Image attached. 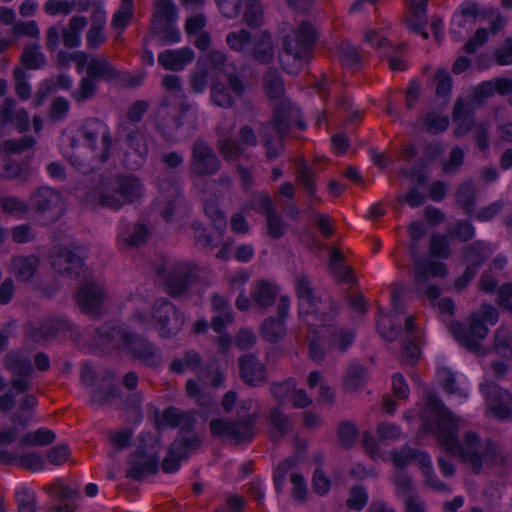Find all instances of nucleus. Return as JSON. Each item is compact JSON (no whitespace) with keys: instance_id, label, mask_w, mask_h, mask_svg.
I'll return each instance as SVG.
<instances>
[{"instance_id":"34","label":"nucleus","mask_w":512,"mask_h":512,"mask_svg":"<svg viewBox=\"0 0 512 512\" xmlns=\"http://www.w3.org/2000/svg\"><path fill=\"white\" fill-rule=\"evenodd\" d=\"M177 8L172 0H155L151 25L176 23Z\"/></svg>"},{"instance_id":"18","label":"nucleus","mask_w":512,"mask_h":512,"mask_svg":"<svg viewBox=\"0 0 512 512\" xmlns=\"http://www.w3.org/2000/svg\"><path fill=\"white\" fill-rule=\"evenodd\" d=\"M271 121L280 137H285L293 125H297L300 130L306 128V124L301 120L300 110L287 99L277 104Z\"/></svg>"},{"instance_id":"28","label":"nucleus","mask_w":512,"mask_h":512,"mask_svg":"<svg viewBox=\"0 0 512 512\" xmlns=\"http://www.w3.org/2000/svg\"><path fill=\"white\" fill-rule=\"evenodd\" d=\"M279 294L277 285L266 280H260L253 285L250 296L255 305L261 308L272 306Z\"/></svg>"},{"instance_id":"14","label":"nucleus","mask_w":512,"mask_h":512,"mask_svg":"<svg viewBox=\"0 0 512 512\" xmlns=\"http://www.w3.org/2000/svg\"><path fill=\"white\" fill-rule=\"evenodd\" d=\"M454 338L466 349L476 352L480 349V341L488 334V328L478 315L473 314L469 319V326L460 322L451 324Z\"/></svg>"},{"instance_id":"48","label":"nucleus","mask_w":512,"mask_h":512,"mask_svg":"<svg viewBox=\"0 0 512 512\" xmlns=\"http://www.w3.org/2000/svg\"><path fill=\"white\" fill-rule=\"evenodd\" d=\"M139 377L136 372L129 371L122 378V385L132 393L127 397L126 404L131 407H138L143 401L142 394L135 391Z\"/></svg>"},{"instance_id":"53","label":"nucleus","mask_w":512,"mask_h":512,"mask_svg":"<svg viewBox=\"0 0 512 512\" xmlns=\"http://www.w3.org/2000/svg\"><path fill=\"white\" fill-rule=\"evenodd\" d=\"M420 468L425 475V483L432 489L439 492H451L449 487L439 480L434 474L431 466V461L429 457H422L420 460Z\"/></svg>"},{"instance_id":"47","label":"nucleus","mask_w":512,"mask_h":512,"mask_svg":"<svg viewBox=\"0 0 512 512\" xmlns=\"http://www.w3.org/2000/svg\"><path fill=\"white\" fill-rule=\"evenodd\" d=\"M22 64L28 69H39L46 63L45 55L38 44L26 47L21 55Z\"/></svg>"},{"instance_id":"33","label":"nucleus","mask_w":512,"mask_h":512,"mask_svg":"<svg viewBox=\"0 0 512 512\" xmlns=\"http://www.w3.org/2000/svg\"><path fill=\"white\" fill-rule=\"evenodd\" d=\"M389 455L397 470H404L405 467L415 461L420 466L421 458L429 457L424 452L411 448L410 446H403L399 449H393L390 451Z\"/></svg>"},{"instance_id":"60","label":"nucleus","mask_w":512,"mask_h":512,"mask_svg":"<svg viewBox=\"0 0 512 512\" xmlns=\"http://www.w3.org/2000/svg\"><path fill=\"white\" fill-rule=\"evenodd\" d=\"M397 494L403 497L414 493V485L411 476L405 470H396L392 477Z\"/></svg>"},{"instance_id":"45","label":"nucleus","mask_w":512,"mask_h":512,"mask_svg":"<svg viewBox=\"0 0 512 512\" xmlns=\"http://www.w3.org/2000/svg\"><path fill=\"white\" fill-rule=\"evenodd\" d=\"M150 233L145 224L137 223L134 225V228L131 233L126 232L124 229H122L119 232V239L123 241V243L126 244L127 247H138L144 244Z\"/></svg>"},{"instance_id":"27","label":"nucleus","mask_w":512,"mask_h":512,"mask_svg":"<svg viewBox=\"0 0 512 512\" xmlns=\"http://www.w3.org/2000/svg\"><path fill=\"white\" fill-rule=\"evenodd\" d=\"M447 266L443 262L417 259L414 262V279L418 287L424 285L429 276L445 277Z\"/></svg>"},{"instance_id":"2","label":"nucleus","mask_w":512,"mask_h":512,"mask_svg":"<svg viewBox=\"0 0 512 512\" xmlns=\"http://www.w3.org/2000/svg\"><path fill=\"white\" fill-rule=\"evenodd\" d=\"M97 344L106 350L123 351L143 366L156 369L162 364L160 349L145 337L132 333L123 323L107 322L97 328Z\"/></svg>"},{"instance_id":"58","label":"nucleus","mask_w":512,"mask_h":512,"mask_svg":"<svg viewBox=\"0 0 512 512\" xmlns=\"http://www.w3.org/2000/svg\"><path fill=\"white\" fill-rule=\"evenodd\" d=\"M36 143L32 136H23L20 139H10L3 143V149L8 154H21L31 149Z\"/></svg>"},{"instance_id":"39","label":"nucleus","mask_w":512,"mask_h":512,"mask_svg":"<svg viewBox=\"0 0 512 512\" xmlns=\"http://www.w3.org/2000/svg\"><path fill=\"white\" fill-rule=\"evenodd\" d=\"M56 435L55 433L47 428H39L33 432H27L24 434L20 441L18 442V446L23 447H34V446H46L55 441Z\"/></svg>"},{"instance_id":"31","label":"nucleus","mask_w":512,"mask_h":512,"mask_svg":"<svg viewBox=\"0 0 512 512\" xmlns=\"http://www.w3.org/2000/svg\"><path fill=\"white\" fill-rule=\"evenodd\" d=\"M262 87L269 99H280L285 93L284 79L276 68H269L264 72Z\"/></svg>"},{"instance_id":"50","label":"nucleus","mask_w":512,"mask_h":512,"mask_svg":"<svg viewBox=\"0 0 512 512\" xmlns=\"http://www.w3.org/2000/svg\"><path fill=\"white\" fill-rule=\"evenodd\" d=\"M0 207L4 213L16 216L24 215L30 209L29 202L26 203L16 196L0 197Z\"/></svg>"},{"instance_id":"49","label":"nucleus","mask_w":512,"mask_h":512,"mask_svg":"<svg viewBox=\"0 0 512 512\" xmlns=\"http://www.w3.org/2000/svg\"><path fill=\"white\" fill-rule=\"evenodd\" d=\"M423 127L429 134H438L448 128V117L438 115L435 112H428L422 116Z\"/></svg>"},{"instance_id":"30","label":"nucleus","mask_w":512,"mask_h":512,"mask_svg":"<svg viewBox=\"0 0 512 512\" xmlns=\"http://www.w3.org/2000/svg\"><path fill=\"white\" fill-rule=\"evenodd\" d=\"M87 19L83 16H73L66 27L61 29L62 41L67 48H76L81 42V31L86 27Z\"/></svg>"},{"instance_id":"5","label":"nucleus","mask_w":512,"mask_h":512,"mask_svg":"<svg viewBox=\"0 0 512 512\" xmlns=\"http://www.w3.org/2000/svg\"><path fill=\"white\" fill-rule=\"evenodd\" d=\"M253 404L250 399L243 401L237 412L236 420L228 418L212 419L209 423L212 436L229 440L236 445L251 442L256 435L255 426L258 418L256 411L250 412Z\"/></svg>"},{"instance_id":"44","label":"nucleus","mask_w":512,"mask_h":512,"mask_svg":"<svg viewBox=\"0 0 512 512\" xmlns=\"http://www.w3.org/2000/svg\"><path fill=\"white\" fill-rule=\"evenodd\" d=\"M355 340V333L351 329L343 327L333 328L329 335V345L332 348L338 349L340 352H345Z\"/></svg>"},{"instance_id":"46","label":"nucleus","mask_w":512,"mask_h":512,"mask_svg":"<svg viewBox=\"0 0 512 512\" xmlns=\"http://www.w3.org/2000/svg\"><path fill=\"white\" fill-rule=\"evenodd\" d=\"M366 379V368L360 364H351L343 378V385L349 391L363 387Z\"/></svg>"},{"instance_id":"51","label":"nucleus","mask_w":512,"mask_h":512,"mask_svg":"<svg viewBox=\"0 0 512 512\" xmlns=\"http://www.w3.org/2000/svg\"><path fill=\"white\" fill-rule=\"evenodd\" d=\"M339 60L345 67H353L362 60L359 48L347 41L340 43L338 47Z\"/></svg>"},{"instance_id":"29","label":"nucleus","mask_w":512,"mask_h":512,"mask_svg":"<svg viewBox=\"0 0 512 512\" xmlns=\"http://www.w3.org/2000/svg\"><path fill=\"white\" fill-rule=\"evenodd\" d=\"M86 76L90 79L110 81L119 77L118 71L105 57H91L86 69Z\"/></svg>"},{"instance_id":"6","label":"nucleus","mask_w":512,"mask_h":512,"mask_svg":"<svg viewBox=\"0 0 512 512\" xmlns=\"http://www.w3.org/2000/svg\"><path fill=\"white\" fill-rule=\"evenodd\" d=\"M226 43L231 50L258 64L269 65L274 61V41L267 31L254 35L246 29L232 31L227 34Z\"/></svg>"},{"instance_id":"43","label":"nucleus","mask_w":512,"mask_h":512,"mask_svg":"<svg viewBox=\"0 0 512 512\" xmlns=\"http://www.w3.org/2000/svg\"><path fill=\"white\" fill-rule=\"evenodd\" d=\"M4 364L6 369L15 376H31L33 372L30 359L19 353H9L6 355Z\"/></svg>"},{"instance_id":"11","label":"nucleus","mask_w":512,"mask_h":512,"mask_svg":"<svg viewBox=\"0 0 512 512\" xmlns=\"http://www.w3.org/2000/svg\"><path fill=\"white\" fill-rule=\"evenodd\" d=\"M197 267L188 262H177L160 271L167 292L172 297L183 295L193 283Z\"/></svg>"},{"instance_id":"8","label":"nucleus","mask_w":512,"mask_h":512,"mask_svg":"<svg viewBox=\"0 0 512 512\" xmlns=\"http://www.w3.org/2000/svg\"><path fill=\"white\" fill-rule=\"evenodd\" d=\"M138 440L136 450L128 458L125 475L132 480L142 481L158 472L160 447L158 440L147 432H141Z\"/></svg>"},{"instance_id":"56","label":"nucleus","mask_w":512,"mask_h":512,"mask_svg":"<svg viewBox=\"0 0 512 512\" xmlns=\"http://www.w3.org/2000/svg\"><path fill=\"white\" fill-rule=\"evenodd\" d=\"M448 234L461 242H467L474 237L475 228L469 221L460 220L448 228Z\"/></svg>"},{"instance_id":"4","label":"nucleus","mask_w":512,"mask_h":512,"mask_svg":"<svg viewBox=\"0 0 512 512\" xmlns=\"http://www.w3.org/2000/svg\"><path fill=\"white\" fill-rule=\"evenodd\" d=\"M318 41V32L309 21L300 22L283 39L282 68L289 74H297L304 63L310 61Z\"/></svg>"},{"instance_id":"1","label":"nucleus","mask_w":512,"mask_h":512,"mask_svg":"<svg viewBox=\"0 0 512 512\" xmlns=\"http://www.w3.org/2000/svg\"><path fill=\"white\" fill-rule=\"evenodd\" d=\"M423 421L440 447L470 466L475 474L481 472L484 463L494 465L504 461L499 446L490 439L482 440L473 431H466L459 439L458 419L434 393L426 396Z\"/></svg>"},{"instance_id":"37","label":"nucleus","mask_w":512,"mask_h":512,"mask_svg":"<svg viewBox=\"0 0 512 512\" xmlns=\"http://www.w3.org/2000/svg\"><path fill=\"white\" fill-rule=\"evenodd\" d=\"M199 445L200 439L198 436H185L183 433L171 443L168 452L182 461L187 459L190 451L198 448Z\"/></svg>"},{"instance_id":"23","label":"nucleus","mask_w":512,"mask_h":512,"mask_svg":"<svg viewBox=\"0 0 512 512\" xmlns=\"http://www.w3.org/2000/svg\"><path fill=\"white\" fill-rule=\"evenodd\" d=\"M486 394V402L499 419H507L512 415V395L495 383L487 384L483 389Z\"/></svg>"},{"instance_id":"52","label":"nucleus","mask_w":512,"mask_h":512,"mask_svg":"<svg viewBox=\"0 0 512 512\" xmlns=\"http://www.w3.org/2000/svg\"><path fill=\"white\" fill-rule=\"evenodd\" d=\"M364 41L376 48L382 55H390L388 49L397 52L400 48V46H394L386 37L380 36L377 31L372 29L365 31Z\"/></svg>"},{"instance_id":"57","label":"nucleus","mask_w":512,"mask_h":512,"mask_svg":"<svg viewBox=\"0 0 512 512\" xmlns=\"http://www.w3.org/2000/svg\"><path fill=\"white\" fill-rule=\"evenodd\" d=\"M117 397V387L113 384H108L107 387H97L91 393L90 405L104 406L110 402L112 398Z\"/></svg>"},{"instance_id":"16","label":"nucleus","mask_w":512,"mask_h":512,"mask_svg":"<svg viewBox=\"0 0 512 512\" xmlns=\"http://www.w3.org/2000/svg\"><path fill=\"white\" fill-rule=\"evenodd\" d=\"M53 268L62 275L77 279L85 274L83 258L71 249L60 246L51 255Z\"/></svg>"},{"instance_id":"9","label":"nucleus","mask_w":512,"mask_h":512,"mask_svg":"<svg viewBox=\"0 0 512 512\" xmlns=\"http://www.w3.org/2000/svg\"><path fill=\"white\" fill-rule=\"evenodd\" d=\"M295 290L298 299L299 315L305 317V321L311 326H325L331 322L334 314L329 312L319 313L320 299L315 295L310 279L304 275L295 278Z\"/></svg>"},{"instance_id":"41","label":"nucleus","mask_w":512,"mask_h":512,"mask_svg":"<svg viewBox=\"0 0 512 512\" xmlns=\"http://www.w3.org/2000/svg\"><path fill=\"white\" fill-rule=\"evenodd\" d=\"M476 194V186L472 181L461 184L456 192V202L467 215L475 210Z\"/></svg>"},{"instance_id":"55","label":"nucleus","mask_w":512,"mask_h":512,"mask_svg":"<svg viewBox=\"0 0 512 512\" xmlns=\"http://www.w3.org/2000/svg\"><path fill=\"white\" fill-rule=\"evenodd\" d=\"M13 77L15 80V93L22 100L26 101L31 97V86L28 83V74L21 68L16 67L13 70Z\"/></svg>"},{"instance_id":"38","label":"nucleus","mask_w":512,"mask_h":512,"mask_svg":"<svg viewBox=\"0 0 512 512\" xmlns=\"http://www.w3.org/2000/svg\"><path fill=\"white\" fill-rule=\"evenodd\" d=\"M296 181L304 189L306 194L314 198L317 188L315 184V173L313 167L304 160H300L296 167Z\"/></svg>"},{"instance_id":"63","label":"nucleus","mask_w":512,"mask_h":512,"mask_svg":"<svg viewBox=\"0 0 512 512\" xmlns=\"http://www.w3.org/2000/svg\"><path fill=\"white\" fill-rule=\"evenodd\" d=\"M368 501V494L363 486L355 485L350 489L349 498L346 501L348 508L356 511L362 510Z\"/></svg>"},{"instance_id":"21","label":"nucleus","mask_w":512,"mask_h":512,"mask_svg":"<svg viewBox=\"0 0 512 512\" xmlns=\"http://www.w3.org/2000/svg\"><path fill=\"white\" fill-rule=\"evenodd\" d=\"M240 378L249 386H260L268 381L267 367L254 354L238 358Z\"/></svg>"},{"instance_id":"42","label":"nucleus","mask_w":512,"mask_h":512,"mask_svg":"<svg viewBox=\"0 0 512 512\" xmlns=\"http://www.w3.org/2000/svg\"><path fill=\"white\" fill-rule=\"evenodd\" d=\"M151 34L156 37L160 46L175 44L181 39L176 23L160 24L159 26L151 25Z\"/></svg>"},{"instance_id":"62","label":"nucleus","mask_w":512,"mask_h":512,"mask_svg":"<svg viewBox=\"0 0 512 512\" xmlns=\"http://www.w3.org/2000/svg\"><path fill=\"white\" fill-rule=\"evenodd\" d=\"M16 503L18 512H36V495L27 488H22L16 492Z\"/></svg>"},{"instance_id":"13","label":"nucleus","mask_w":512,"mask_h":512,"mask_svg":"<svg viewBox=\"0 0 512 512\" xmlns=\"http://www.w3.org/2000/svg\"><path fill=\"white\" fill-rule=\"evenodd\" d=\"M221 167L214 150L203 140H196L191 149L189 173L197 177L215 175Z\"/></svg>"},{"instance_id":"20","label":"nucleus","mask_w":512,"mask_h":512,"mask_svg":"<svg viewBox=\"0 0 512 512\" xmlns=\"http://www.w3.org/2000/svg\"><path fill=\"white\" fill-rule=\"evenodd\" d=\"M125 142L130 151L124 154V165L131 170H137L145 163L148 155L147 139L144 133L137 129L127 133Z\"/></svg>"},{"instance_id":"10","label":"nucleus","mask_w":512,"mask_h":512,"mask_svg":"<svg viewBox=\"0 0 512 512\" xmlns=\"http://www.w3.org/2000/svg\"><path fill=\"white\" fill-rule=\"evenodd\" d=\"M29 208L37 215L55 221L64 213V201L56 189L41 186L30 194Z\"/></svg>"},{"instance_id":"7","label":"nucleus","mask_w":512,"mask_h":512,"mask_svg":"<svg viewBox=\"0 0 512 512\" xmlns=\"http://www.w3.org/2000/svg\"><path fill=\"white\" fill-rule=\"evenodd\" d=\"M144 194V186L133 175L120 174L113 180L102 182L99 188V201L102 207L118 210L132 204Z\"/></svg>"},{"instance_id":"26","label":"nucleus","mask_w":512,"mask_h":512,"mask_svg":"<svg viewBox=\"0 0 512 512\" xmlns=\"http://www.w3.org/2000/svg\"><path fill=\"white\" fill-rule=\"evenodd\" d=\"M39 258L36 255H16L11 258L10 272L17 280L31 281L38 269Z\"/></svg>"},{"instance_id":"35","label":"nucleus","mask_w":512,"mask_h":512,"mask_svg":"<svg viewBox=\"0 0 512 512\" xmlns=\"http://www.w3.org/2000/svg\"><path fill=\"white\" fill-rule=\"evenodd\" d=\"M479 14L478 5L474 2H465L460 5V14H455L450 27V34L452 38L456 41H460L463 39V35L460 31V28L464 26L465 20L464 17H472L476 18Z\"/></svg>"},{"instance_id":"25","label":"nucleus","mask_w":512,"mask_h":512,"mask_svg":"<svg viewBox=\"0 0 512 512\" xmlns=\"http://www.w3.org/2000/svg\"><path fill=\"white\" fill-rule=\"evenodd\" d=\"M195 424L194 416L187 411H182L176 407L167 408L157 422L158 428H176L181 429V434L191 432Z\"/></svg>"},{"instance_id":"64","label":"nucleus","mask_w":512,"mask_h":512,"mask_svg":"<svg viewBox=\"0 0 512 512\" xmlns=\"http://www.w3.org/2000/svg\"><path fill=\"white\" fill-rule=\"evenodd\" d=\"M246 506L245 499L238 494H228L224 504L217 507L214 512H243Z\"/></svg>"},{"instance_id":"61","label":"nucleus","mask_w":512,"mask_h":512,"mask_svg":"<svg viewBox=\"0 0 512 512\" xmlns=\"http://www.w3.org/2000/svg\"><path fill=\"white\" fill-rule=\"evenodd\" d=\"M211 99L215 105L222 108H230L234 103L229 89L222 83L212 85Z\"/></svg>"},{"instance_id":"15","label":"nucleus","mask_w":512,"mask_h":512,"mask_svg":"<svg viewBox=\"0 0 512 512\" xmlns=\"http://www.w3.org/2000/svg\"><path fill=\"white\" fill-rule=\"evenodd\" d=\"M75 298L84 313L98 316L105 300V292L96 281L86 280L78 287Z\"/></svg>"},{"instance_id":"54","label":"nucleus","mask_w":512,"mask_h":512,"mask_svg":"<svg viewBox=\"0 0 512 512\" xmlns=\"http://www.w3.org/2000/svg\"><path fill=\"white\" fill-rule=\"evenodd\" d=\"M218 150L225 160H236L242 156L245 148L239 142L225 138L218 141Z\"/></svg>"},{"instance_id":"40","label":"nucleus","mask_w":512,"mask_h":512,"mask_svg":"<svg viewBox=\"0 0 512 512\" xmlns=\"http://www.w3.org/2000/svg\"><path fill=\"white\" fill-rule=\"evenodd\" d=\"M98 93V82L90 77L84 76L79 80L75 90L71 92V98L77 104L86 103L96 97Z\"/></svg>"},{"instance_id":"59","label":"nucleus","mask_w":512,"mask_h":512,"mask_svg":"<svg viewBox=\"0 0 512 512\" xmlns=\"http://www.w3.org/2000/svg\"><path fill=\"white\" fill-rule=\"evenodd\" d=\"M267 234L273 239L281 238L286 232V225L277 210L266 216Z\"/></svg>"},{"instance_id":"3","label":"nucleus","mask_w":512,"mask_h":512,"mask_svg":"<svg viewBox=\"0 0 512 512\" xmlns=\"http://www.w3.org/2000/svg\"><path fill=\"white\" fill-rule=\"evenodd\" d=\"M165 95L156 111V127L167 141L175 138V132L183 125L182 116L190 106L185 102L186 95L182 79L168 74L162 79Z\"/></svg>"},{"instance_id":"22","label":"nucleus","mask_w":512,"mask_h":512,"mask_svg":"<svg viewBox=\"0 0 512 512\" xmlns=\"http://www.w3.org/2000/svg\"><path fill=\"white\" fill-rule=\"evenodd\" d=\"M80 133L85 140L86 145L91 149L95 148L98 138L101 137L103 160H106L109 157L112 139L104 122L97 118L87 119L80 129Z\"/></svg>"},{"instance_id":"19","label":"nucleus","mask_w":512,"mask_h":512,"mask_svg":"<svg viewBox=\"0 0 512 512\" xmlns=\"http://www.w3.org/2000/svg\"><path fill=\"white\" fill-rule=\"evenodd\" d=\"M289 307V297L281 296L277 306L278 317H268L261 325L260 333L265 341L274 343L285 336L286 325L284 319L288 316Z\"/></svg>"},{"instance_id":"12","label":"nucleus","mask_w":512,"mask_h":512,"mask_svg":"<svg viewBox=\"0 0 512 512\" xmlns=\"http://www.w3.org/2000/svg\"><path fill=\"white\" fill-rule=\"evenodd\" d=\"M152 316L157 323L159 335L169 338L176 335L184 325L180 310L165 298L157 299L152 307Z\"/></svg>"},{"instance_id":"24","label":"nucleus","mask_w":512,"mask_h":512,"mask_svg":"<svg viewBox=\"0 0 512 512\" xmlns=\"http://www.w3.org/2000/svg\"><path fill=\"white\" fill-rule=\"evenodd\" d=\"M195 53L190 47L167 49L159 53L158 63L169 71L178 72L194 60Z\"/></svg>"},{"instance_id":"36","label":"nucleus","mask_w":512,"mask_h":512,"mask_svg":"<svg viewBox=\"0 0 512 512\" xmlns=\"http://www.w3.org/2000/svg\"><path fill=\"white\" fill-rule=\"evenodd\" d=\"M170 370L174 373H184L186 370L198 374L202 371V358L195 350H188L182 358L174 359L170 364Z\"/></svg>"},{"instance_id":"17","label":"nucleus","mask_w":512,"mask_h":512,"mask_svg":"<svg viewBox=\"0 0 512 512\" xmlns=\"http://www.w3.org/2000/svg\"><path fill=\"white\" fill-rule=\"evenodd\" d=\"M160 196L157 199V209L166 222L172 221L176 211L183 203L181 190L171 179H163L159 184Z\"/></svg>"},{"instance_id":"32","label":"nucleus","mask_w":512,"mask_h":512,"mask_svg":"<svg viewBox=\"0 0 512 512\" xmlns=\"http://www.w3.org/2000/svg\"><path fill=\"white\" fill-rule=\"evenodd\" d=\"M491 255V249L482 241H475L463 248V259L468 266L478 269Z\"/></svg>"}]
</instances>
